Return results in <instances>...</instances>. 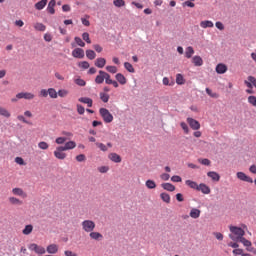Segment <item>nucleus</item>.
<instances>
[{
  "label": "nucleus",
  "mask_w": 256,
  "mask_h": 256,
  "mask_svg": "<svg viewBox=\"0 0 256 256\" xmlns=\"http://www.w3.org/2000/svg\"><path fill=\"white\" fill-rule=\"evenodd\" d=\"M160 198L162 199V201H164V203H171V196L168 193H161Z\"/></svg>",
  "instance_id": "obj_35"
},
{
  "label": "nucleus",
  "mask_w": 256,
  "mask_h": 256,
  "mask_svg": "<svg viewBox=\"0 0 256 256\" xmlns=\"http://www.w3.org/2000/svg\"><path fill=\"white\" fill-rule=\"evenodd\" d=\"M106 77L107 72L100 70L99 75H97L95 78V83H97V85H101L105 81Z\"/></svg>",
  "instance_id": "obj_10"
},
{
  "label": "nucleus",
  "mask_w": 256,
  "mask_h": 256,
  "mask_svg": "<svg viewBox=\"0 0 256 256\" xmlns=\"http://www.w3.org/2000/svg\"><path fill=\"white\" fill-rule=\"evenodd\" d=\"M215 26L217 29H219V31H223L225 29V25H223V22H216Z\"/></svg>",
  "instance_id": "obj_60"
},
{
  "label": "nucleus",
  "mask_w": 256,
  "mask_h": 256,
  "mask_svg": "<svg viewBox=\"0 0 256 256\" xmlns=\"http://www.w3.org/2000/svg\"><path fill=\"white\" fill-rule=\"evenodd\" d=\"M187 123L193 129V131H199L201 129V124L199 121L193 119V118H187Z\"/></svg>",
  "instance_id": "obj_7"
},
{
  "label": "nucleus",
  "mask_w": 256,
  "mask_h": 256,
  "mask_svg": "<svg viewBox=\"0 0 256 256\" xmlns=\"http://www.w3.org/2000/svg\"><path fill=\"white\" fill-rule=\"evenodd\" d=\"M93 49L95 50L96 53H101L103 51V47L99 44L93 45Z\"/></svg>",
  "instance_id": "obj_61"
},
{
  "label": "nucleus",
  "mask_w": 256,
  "mask_h": 256,
  "mask_svg": "<svg viewBox=\"0 0 256 256\" xmlns=\"http://www.w3.org/2000/svg\"><path fill=\"white\" fill-rule=\"evenodd\" d=\"M46 251L50 255H55L59 251V246L57 244H50L47 246Z\"/></svg>",
  "instance_id": "obj_13"
},
{
  "label": "nucleus",
  "mask_w": 256,
  "mask_h": 256,
  "mask_svg": "<svg viewBox=\"0 0 256 256\" xmlns=\"http://www.w3.org/2000/svg\"><path fill=\"white\" fill-rule=\"evenodd\" d=\"M75 43H77L79 45V47H85V42H83V40L79 37H75L74 38Z\"/></svg>",
  "instance_id": "obj_55"
},
{
  "label": "nucleus",
  "mask_w": 256,
  "mask_h": 256,
  "mask_svg": "<svg viewBox=\"0 0 256 256\" xmlns=\"http://www.w3.org/2000/svg\"><path fill=\"white\" fill-rule=\"evenodd\" d=\"M82 39H83V41H86V42L90 45V43H91V38L89 37V34H88L87 32H84V33L82 34Z\"/></svg>",
  "instance_id": "obj_53"
},
{
  "label": "nucleus",
  "mask_w": 256,
  "mask_h": 256,
  "mask_svg": "<svg viewBox=\"0 0 256 256\" xmlns=\"http://www.w3.org/2000/svg\"><path fill=\"white\" fill-rule=\"evenodd\" d=\"M80 103L86 104L88 107H93V99L89 97H81L78 99Z\"/></svg>",
  "instance_id": "obj_21"
},
{
  "label": "nucleus",
  "mask_w": 256,
  "mask_h": 256,
  "mask_svg": "<svg viewBox=\"0 0 256 256\" xmlns=\"http://www.w3.org/2000/svg\"><path fill=\"white\" fill-rule=\"evenodd\" d=\"M206 93H207V95H209V97H212L213 99H218L219 98V94L213 92L209 88H206Z\"/></svg>",
  "instance_id": "obj_42"
},
{
  "label": "nucleus",
  "mask_w": 256,
  "mask_h": 256,
  "mask_svg": "<svg viewBox=\"0 0 256 256\" xmlns=\"http://www.w3.org/2000/svg\"><path fill=\"white\" fill-rule=\"evenodd\" d=\"M116 80L118 83H120V85H125V83H127V78H125V76L121 73L116 74Z\"/></svg>",
  "instance_id": "obj_30"
},
{
  "label": "nucleus",
  "mask_w": 256,
  "mask_h": 256,
  "mask_svg": "<svg viewBox=\"0 0 256 256\" xmlns=\"http://www.w3.org/2000/svg\"><path fill=\"white\" fill-rule=\"evenodd\" d=\"M106 71H108V73L115 74L117 73V68L115 66H106Z\"/></svg>",
  "instance_id": "obj_54"
},
{
  "label": "nucleus",
  "mask_w": 256,
  "mask_h": 256,
  "mask_svg": "<svg viewBox=\"0 0 256 256\" xmlns=\"http://www.w3.org/2000/svg\"><path fill=\"white\" fill-rule=\"evenodd\" d=\"M181 128L183 129L184 133L189 134V126L185 122L180 123Z\"/></svg>",
  "instance_id": "obj_51"
},
{
  "label": "nucleus",
  "mask_w": 256,
  "mask_h": 256,
  "mask_svg": "<svg viewBox=\"0 0 256 256\" xmlns=\"http://www.w3.org/2000/svg\"><path fill=\"white\" fill-rule=\"evenodd\" d=\"M194 54H195V50L193 49V47L189 46L186 48L185 57L187 59H191V57H193Z\"/></svg>",
  "instance_id": "obj_32"
},
{
  "label": "nucleus",
  "mask_w": 256,
  "mask_h": 256,
  "mask_svg": "<svg viewBox=\"0 0 256 256\" xmlns=\"http://www.w3.org/2000/svg\"><path fill=\"white\" fill-rule=\"evenodd\" d=\"M74 83H76V85H79V87H85V85H87V83L85 82V80L81 79V78H77L74 80Z\"/></svg>",
  "instance_id": "obj_46"
},
{
  "label": "nucleus",
  "mask_w": 256,
  "mask_h": 256,
  "mask_svg": "<svg viewBox=\"0 0 256 256\" xmlns=\"http://www.w3.org/2000/svg\"><path fill=\"white\" fill-rule=\"evenodd\" d=\"M231 234H229V238L232 241H239L241 238L245 237V230L241 227L237 226H229Z\"/></svg>",
  "instance_id": "obj_1"
},
{
  "label": "nucleus",
  "mask_w": 256,
  "mask_h": 256,
  "mask_svg": "<svg viewBox=\"0 0 256 256\" xmlns=\"http://www.w3.org/2000/svg\"><path fill=\"white\" fill-rule=\"evenodd\" d=\"M17 99H25L26 101H33L35 95L32 92H19L16 94Z\"/></svg>",
  "instance_id": "obj_5"
},
{
  "label": "nucleus",
  "mask_w": 256,
  "mask_h": 256,
  "mask_svg": "<svg viewBox=\"0 0 256 256\" xmlns=\"http://www.w3.org/2000/svg\"><path fill=\"white\" fill-rule=\"evenodd\" d=\"M90 239H94V241H99L101 239H103V234L99 233V232H90Z\"/></svg>",
  "instance_id": "obj_24"
},
{
  "label": "nucleus",
  "mask_w": 256,
  "mask_h": 256,
  "mask_svg": "<svg viewBox=\"0 0 256 256\" xmlns=\"http://www.w3.org/2000/svg\"><path fill=\"white\" fill-rule=\"evenodd\" d=\"M86 157L84 154H80L76 156V161H78V163H83V161H85Z\"/></svg>",
  "instance_id": "obj_58"
},
{
  "label": "nucleus",
  "mask_w": 256,
  "mask_h": 256,
  "mask_svg": "<svg viewBox=\"0 0 256 256\" xmlns=\"http://www.w3.org/2000/svg\"><path fill=\"white\" fill-rule=\"evenodd\" d=\"M82 229L85 233H91L95 230V223L93 220H84L82 222Z\"/></svg>",
  "instance_id": "obj_3"
},
{
  "label": "nucleus",
  "mask_w": 256,
  "mask_h": 256,
  "mask_svg": "<svg viewBox=\"0 0 256 256\" xmlns=\"http://www.w3.org/2000/svg\"><path fill=\"white\" fill-rule=\"evenodd\" d=\"M190 217L192 219H199V217H201V210L197 208H192L190 211Z\"/></svg>",
  "instance_id": "obj_20"
},
{
  "label": "nucleus",
  "mask_w": 256,
  "mask_h": 256,
  "mask_svg": "<svg viewBox=\"0 0 256 256\" xmlns=\"http://www.w3.org/2000/svg\"><path fill=\"white\" fill-rule=\"evenodd\" d=\"M240 243H242V245H244V247H251L252 243L251 241L247 240L245 237H241L240 240H238Z\"/></svg>",
  "instance_id": "obj_40"
},
{
  "label": "nucleus",
  "mask_w": 256,
  "mask_h": 256,
  "mask_svg": "<svg viewBox=\"0 0 256 256\" xmlns=\"http://www.w3.org/2000/svg\"><path fill=\"white\" fill-rule=\"evenodd\" d=\"M48 95H49L50 99H57L58 92H57V90H55V88H49Z\"/></svg>",
  "instance_id": "obj_34"
},
{
  "label": "nucleus",
  "mask_w": 256,
  "mask_h": 256,
  "mask_svg": "<svg viewBox=\"0 0 256 256\" xmlns=\"http://www.w3.org/2000/svg\"><path fill=\"white\" fill-rule=\"evenodd\" d=\"M171 181H173V183H181L182 179L180 176L174 175L171 177Z\"/></svg>",
  "instance_id": "obj_59"
},
{
  "label": "nucleus",
  "mask_w": 256,
  "mask_h": 256,
  "mask_svg": "<svg viewBox=\"0 0 256 256\" xmlns=\"http://www.w3.org/2000/svg\"><path fill=\"white\" fill-rule=\"evenodd\" d=\"M22 233L23 235H31V233H33V225H26L25 228L22 230Z\"/></svg>",
  "instance_id": "obj_33"
},
{
  "label": "nucleus",
  "mask_w": 256,
  "mask_h": 256,
  "mask_svg": "<svg viewBox=\"0 0 256 256\" xmlns=\"http://www.w3.org/2000/svg\"><path fill=\"white\" fill-rule=\"evenodd\" d=\"M236 177L240 181H245L246 183H253V178L247 176V174H245L244 172H237Z\"/></svg>",
  "instance_id": "obj_9"
},
{
  "label": "nucleus",
  "mask_w": 256,
  "mask_h": 256,
  "mask_svg": "<svg viewBox=\"0 0 256 256\" xmlns=\"http://www.w3.org/2000/svg\"><path fill=\"white\" fill-rule=\"evenodd\" d=\"M208 177L212 179V181H219L221 179V176H219V173L215 171H210L207 173Z\"/></svg>",
  "instance_id": "obj_26"
},
{
  "label": "nucleus",
  "mask_w": 256,
  "mask_h": 256,
  "mask_svg": "<svg viewBox=\"0 0 256 256\" xmlns=\"http://www.w3.org/2000/svg\"><path fill=\"white\" fill-rule=\"evenodd\" d=\"M216 73H218V75H223L225 73H227V65L220 63L216 66Z\"/></svg>",
  "instance_id": "obj_14"
},
{
  "label": "nucleus",
  "mask_w": 256,
  "mask_h": 256,
  "mask_svg": "<svg viewBox=\"0 0 256 256\" xmlns=\"http://www.w3.org/2000/svg\"><path fill=\"white\" fill-rule=\"evenodd\" d=\"M57 5V2L55 0H51L48 3L47 11L50 13V15H55V6Z\"/></svg>",
  "instance_id": "obj_17"
},
{
  "label": "nucleus",
  "mask_w": 256,
  "mask_h": 256,
  "mask_svg": "<svg viewBox=\"0 0 256 256\" xmlns=\"http://www.w3.org/2000/svg\"><path fill=\"white\" fill-rule=\"evenodd\" d=\"M69 95V90L61 89L58 91V97H67Z\"/></svg>",
  "instance_id": "obj_49"
},
{
  "label": "nucleus",
  "mask_w": 256,
  "mask_h": 256,
  "mask_svg": "<svg viewBox=\"0 0 256 256\" xmlns=\"http://www.w3.org/2000/svg\"><path fill=\"white\" fill-rule=\"evenodd\" d=\"M198 163H201V165H206L207 167H209V165H211V160L207 159V158H203V159H198Z\"/></svg>",
  "instance_id": "obj_45"
},
{
  "label": "nucleus",
  "mask_w": 256,
  "mask_h": 256,
  "mask_svg": "<svg viewBox=\"0 0 256 256\" xmlns=\"http://www.w3.org/2000/svg\"><path fill=\"white\" fill-rule=\"evenodd\" d=\"M75 147H77V143H75V141H68L64 146H62L64 151H71V149H75Z\"/></svg>",
  "instance_id": "obj_16"
},
{
  "label": "nucleus",
  "mask_w": 256,
  "mask_h": 256,
  "mask_svg": "<svg viewBox=\"0 0 256 256\" xmlns=\"http://www.w3.org/2000/svg\"><path fill=\"white\" fill-rule=\"evenodd\" d=\"M39 149H42L43 151H47L49 149V144L45 141H41L38 143Z\"/></svg>",
  "instance_id": "obj_41"
},
{
  "label": "nucleus",
  "mask_w": 256,
  "mask_h": 256,
  "mask_svg": "<svg viewBox=\"0 0 256 256\" xmlns=\"http://www.w3.org/2000/svg\"><path fill=\"white\" fill-rule=\"evenodd\" d=\"M34 29L35 31H45L47 29V26H45V24L41 23V22H36L34 24Z\"/></svg>",
  "instance_id": "obj_28"
},
{
  "label": "nucleus",
  "mask_w": 256,
  "mask_h": 256,
  "mask_svg": "<svg viewBox=\"0 0 256 256\" xmlns=\"http://www.w3.org/2000/svg\"><path fill=\"white\" fill-rule=\"evenodd\" d=\"M162 189H165V191H170L173 192L175 191V185L171 184V183H163L161 185Z\"/></svg>",
  "instance_id": "obj_29"
},
{
  "label": "nucleus",
  "mask_w": 256,
  "mask_h": 256,
  "mask_svg": "<svg viewBox=\"0 0 256 256\" xmlns=\"http://www.w3.org/2000/svg\"><path fill=\"white\" fill-rule=\"evenodd\" d=\"M99 113L104 123H113V114H111V112H109L106 108H100Z\"/></svg>",
  "instance_id": "obj_2"
},
{
  "label": "nucleus",
  "mask_w": 256,
  "mask_h": 256,
  "mask_svg": "<svg viewBox=\"0 0 256 256\" xmlns=\"http://www.w3.org/2000/svg\"><path fill=\"white\" fill-rule=\"evenodd\" d=\"M100 99L103 101V103H109V94L101 92Z\"/></svg>",
  "instance_id": "obj_43"
},
{
  "label": "nucleus",
  "mask_w": 256,
  "mask_h": 256,
  "mask_svg": "<svg viewBox=\"0 0 256 256\" xmlns=\"http://www.w3.org/2000/svg\"><path fill=\"white\" fill-rule=\"evenodd\" d=\"M185 183H186V185H187L188 187H190V189H196V191H198L199 185L197 184V182L192 181V180H186Z\"/></svg>",
  "instance_id": "obj_31"
},
{
  "label": "nucleus",
  "mask_w": 256,
  "mask_h": 256,
  "mask_svg": "<svg viewBox=\"0 0 256 256\" xmlns=\"http://www.w3.org/2000/svg\"><path fill=\"white\" fill-rule=\"evenodd\" d=\"M8 201L11 205H23V201H21L19 198L17 197H9Z\"/></svg>",
  "instance_id": "obj_27"
},
{
  "label": "nucleus",
  "mask_w": 256,
  "mask_h": 256,
  "mask_svg": "<svg viewBox=\"0 0 256 256\" xmlns=\"http://www.w3.org/2000/svg\"><path fill=\"white\" fill-rule=\"evenodd\" d=\"M124 68L126 69V71H128L129 73H135V68H133V65L129 62H125L124 63Z\"/></svg>",
  "instance_id": "obj_37"
},
{
  "label": "nucleus",
  "mask_w": 256,
  "mask_h": 256,
  "mask_svg": "<svg viewBox=\"0 0 256 256\" xmlns=\"http://www.w3.org/2000/svg\"><path fill=\"white\" fill-rule=\"evenodd\" d=\"M78 67H81V69H89L90 65L87 61H82L78 64Z\"/></svg>",
  "instance_id": "obj_50"
},
{
  "label": "nucleus",
  "mask_w": 256,
  "mask_h": 256,
  "mask_svg": "<svg viewBox=\"0 0 256 256\" xmlns=\"http://www.w3.org/2000/svg\"><path fill=\"white\" fill-rule=\"evenodd\" d=\"M214 237H216L218 241H223V235L221 234V232H215Z\"/></svg>",
  "instance_id": "obj_64"
},
{
  "label": "nucleus",
  "mask_w": 256,
  "mask_h": 256,
  "mask_svg": "<svg viewBox=\"0 0 256 256\" xmlns=\"http://www.w3.org/2000/svg\"><path fill=\"white\" fill-rule=\"evenodd\" d=\"M46 6H47V0H41L35 4V9H37V11H41L45 9Z\"/></svg>",
  "instance_id": "obj_23"
},
{
  "label": "nucleus",
  "mask_w": 256,
  "mask_h": 256,
  "mask_svg": "<svg viewBox=\"0 0 256 256\" xmlns=\"http://www.w3.org/2000/svg\"><path fill=\"white\" fill-rule=\"evenodd\" d=\"M200 27L202 29H209V28L211 29L214 27V24H213V21L211 20H204L200 22Z\"/></svg>",
  "instance_id": "obj_18"
},
{
  "label": "nucleus",
  "mask_w": 256,
  "mask_h": 256,
  "mask_svg": "<svg viewBox=\"0 0 256 256\" xmlns=\"http://www.w3.org/2000/svg\"><path fill=\"white\" fill-rule=\"evenodd\" d=\"M177 85H185V78L181 74L176 75Z\"/></svg>",
  "instance_id": "obj_38"
},
{
  "label": "nucleus",
  "mask_w": 256,
  "mask_h": 256,
  "mask_svg": "<svg viewBox=\"0 0 256 256\" xmlns=\"http://www.w3.org/2000/svg\"><path fill=\"white\" fill-rule=\"evenodd\" d=\"M99 173H107L109 171V166H100L98 167Z\"/></svg>",
  "instance_id": "obj_57"
},
{
  "label": "nucleus",
  "mask_w": 256,
  "mask_h": 256,
  "mask_svg": "<svg viewBox=\"0 0 256 256\" xmlns=\"http://www.w3.org/2000/svg\"><path fill=\"white\" fill-rule=\"evenodd\" d=\"M39 96L44 97V98L49 97V89L48 90L47 89L40 90Z\"/></svg>",
  "instance_id": "obj_52"
},
{
  "label": "nucleus",
  "mask_w": 256,
  "mask_h": 256,
  "mask_svg": "<svg viewBox=\"0 0 256 256\" xmlns=\"http://www.w3.org/2000/svg\"><path fill=\"white\" fill-rule=\"evenodd\" d=\"M30 251H35L38 255H45V248L35 243L29 245Z\"/></svg>",
  "instance_id": "obj_6"
},
{
  "label": "nucleus",
  "mask_w": 256,
  "mask_h": 256,
  "mask_svg": "<svg viewBox=\"0 0 256 256\" xmlns=\"http://www.w3.org/2000/svg\"><path fill=\"white\" fill-rule=\"evenodd\" d=\"M65 141H67V138L58 137V138H56L55 143H57V145H63V143H65Z\"/></svg>",
  "instance_id": "obj_56"
},
{
  "label": "nucleus",
  "mask_w": 256,
  "mask_h": 256,
  "mask_svg": "<svg viewBox=\"0 0 256 256\" xmlns=\"http://www.w3.org/2000/svg\"><path fill=\"white\" fill-rule=\"evenodd\" d=\"M64 151L65 149L63 146L56 147V150L54 151V157H56V159H60L61 161H63V159H67V154Z\"/></svg>",
  "instance_id": "obj_4"
},
{
  "label": "nucleus",
  "mask_w": 256,
  "mask_h": 256,
  "mask_svg": "<svg viewBox=\"0 0 256 256\" xmlns=\"http://www.w3.org/2000/svg\"><path fill=\"white\" fill-rule=\"evenodd\" d=\"M15 162H16L18 165H25V160H23V158H21V157H16V158H15Z\"/></svg>",
  "instance_id": "obj_63"
},
{
  "label": "nucleus",
  "mask_w": 256,
  "mask_h": 256,
  "mask_svg": "<svg viewBox=\"0 0 256 256\" xmlns=\"http://www.w3.org/2000/svg\"><path fill=\"white\" fill-rule=\"evenodd\" d=\"M192 63L195 67H201L203 65V58H201V56H194L192 58Z\"/></svg>",
  "instance_id": "obj_22"
},
{
  "label": "nucleus",
  "mask_w": 256,
  "mask_h": 256,
  "mask_svg": "<svg viewBox=\"0 0 256 256\" xmlns=\"http://www.w3.org/2000/svg\"><path fill=\"white\" fill-rule=\"evenodd\" d=\"M95 67H98V69H103L105 65H107V60L103 57L97 58L94 62Z\"/></svg>",
  "instance_id": "obj_11"
},
{
  "label": "nucleus",
  "mask_w": 256,
  "mask_h": 256,
  "mask_svg": "<svg viewBox=\"0 0 256 256\" xmlns=\"http://www.w3.org/2000/svg\"><path fill=\"white\" fill-rule=\"evenodd\" d=\"M0 115L1 117H5L6 119H9V117H11V112H9L7 108L0 106Z\"/></svg>",
  "instance_id": "obj_25"
},
{
  "label": "nucleus",
  "mask_w": 256,
  "mask_h": 256,
  "mask_svg": "<svg viewBox=\"0 0 256 256\" xmlns=\"http://www.w3.org/2000/svg\"><path fill=\"white\" fill-rule=\"evenodd\" d=\"M86 57L90 59V61H93V59L97 57V54L93 50H86Z\"/></svg>",
  "instance_id": "obj_36"
},
{
  "label": "nucleus",
  "mask_w": 256,
  "mask_h": 256,
  "mask_svg": "<svg viewBox=\"0 0 256 256\" xmlns=\"http://www.w3.org/2000/svg\"><path fill=\"white\" fill-rule=\"evenodd\" d=\"M12 193L17 197H22V199H25L27 197V193H25L22 188H13Z\"/></svg>",
  "instance_id": "obj_12"
},
{
  "label": "nucleus",
  "mask_w": 256,
  "mask_h": 256,
  "mask_svg": "<svg viewBox=\"0 0 256 256\" xmlns=\"http://www.w3.org/2000/svg\"><path fill=\"white\" fill-rule=\"evenodd\" d=\"M78 115H85V107L81 104L76 105Z\"/></svg>",
  "instance_id": "obj_44"
},
{
  "label": "nucleus",
  "mask_w": 256,
  "mask_h": 256,
  "mask_svg": "<svg viewBox=\"0 0 256 256\" xmlns=\"http://www.w3.org/2000/svg\"><path fill=\"white\" fill-rule=\"evenodd\" d=\"M145 185L147 189H155L157 187V184L153 180H147Z\"/></svg>",
  "instance_id": "obj_39"
},
{
  "label": "nucleus",
  "mask_w": 256,
  "mask_h": 256,
  "mask_svg": "<svg viewBox=\"0 0 256 256\" xmlns=\"http://www.w3.org/2000/svg\"><path fill=\"white\" fill-rule=\"evenodd\" d=\"M248 103H249L252 107H256V96H249V97H248Z\"/></svg>",
  "instance_id": "obj_48"
},
{
  "label": "nucleus",
  "mask_w": 256,
  "mask_h": 256,
  "mask_svg": "<svg viewBox=\"0 0 256 256\" xmlns=\"http://www.w3.org/2000/svg\"><path fill=\"white\" fill-rule=\"evenodd\" d=\"M96 145H97L98 149H100V150H102L104 152L107 151V146L105 144H103V143H96Z\"/></svg>",
  "instance_id": "obj_62"
},
{
  "label": "nucleus",
  "mask_w": 256,
  "mask_h": 256,
  "mask_svg": "<svg viewBox=\"0 0 256 256\" xmlns=\"http://www.w3.org/2000/svg\"><path fill=\"white\" fill-rule=\"evenodd\" d=\"M198 191H201V193H203L204 195H209V193H211V188H209V186H207L206 184L201 183L200 185H198Z\"/></svg>",
  "instance_id": "obj_15"
},
{
  "label": "nucleus",
  "mask_w": 256,
  "mask_h": 256,
  "mask_svg": "<svg viewBox=\"0 0 256 256\" xmlns=\"http://www.w3.org/2000/svg\"><path fill=\"white\" fill-rule=\"evenodd\" d=\"M113 4L115 7H125V0H114Z\"/></svg>",
  "instance_id": "obj_47"
},
{
  "label": "nucleus",
  "mask_w": 256,
  "mask_h": 256,
  "mask_svg": "<svg viewBox=\"0 0 256 256\" xmlns=\"http://www.w3.org/2000/svg\"><path fill=\"white\" fill-rule=\"evenodd\" d=\"M108 158L110 161H113V163H121V156L117 153H110Z\"/></svg>",
  "instance_id": "obj_19"
},
{
  "label": "nucleus",
  "mask_w": 256,
  "mask_h": 256,
  "mask_svg": "<svg viewBox=\"0 0 256 256\" xmlns=\"http://www.w3.org/2000/svg\"><path fill=\"white\" fill-rule=\"evenodd\" d=\"M72 57L75 59H83L85 57V50L83 48H76L72 51Z\"/></svg>",
  "instance_id": "obj_8"
}]
</instances>
